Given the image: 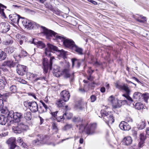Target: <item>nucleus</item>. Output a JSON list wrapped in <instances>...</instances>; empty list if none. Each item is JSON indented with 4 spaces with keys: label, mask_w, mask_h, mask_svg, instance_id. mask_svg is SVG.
Returning a JSON list of instances; mask_svg holds the SVG:
<instances>
[{
    "label": "nucleus",
    "mask_w": 149,
    "mask_h": 149,
    "mask_svg": "<svg viewBox=\"0 0 149 149\" xmlns=\"http://www.w3.org/2000/svg\"><path fill=\"white\" fill-rule=\"evenodd\" d=\"M101 114L103 117L104 120L108 124H112L114 122V117L110 112L104 109L101 111Z\"/></svg>",
    "instance_id": "nucleus-5"
},
{
    "label": "nucleus",
    "mask_w": 149,
    "mask_h": 149,
    "mask_svg": "<svg viewBox=\"0 0 149 149\" xmlns=\"http://www.w3.org/2000/svg\"><path fill=\"white\" fill-rule=\"evenodd\" d=\"M9 144L10 145V149H14L16 146V145L15 144V143H13Z\"/></svg>",
    "instance_id": "nucleus-54"
},
{
    "label": "nucleus",
    "mask_w": 149,
    "mask_h": 149,
    "mask_svg": "<svg viewBox=\"0 0 149 149\" xmlns=\"http://www.w3.org/2000/svg\"><path fill=\"white\" fill-rule=\"evenodd\" d=\"M24 118L26 120H29L32 118L31 113L30 111H27L24 113Z\"/></svg>",
    "instance_id": "nucleus-31"
},
{
    "label": "nucleus",
    "mask_w": 149,
    "mask_h": 149,
    "mask_svg": "<svg viewBox=\"0 0 149 149\" xmlns=\"http://www.w3.org/2000/svg\"><path fill=\"white\" fill-rule=\"evenodd\" d=\"M57 125V124L56 123H53L52 124L53 129L54 130L55 132L57 131L58 130Z\"/></svg>",
    "instance_id": "nucleus-49"
},
{
    "label": "nucleus",
    "mask_w": 149,
    "mask_h": 149,
    "mask_svg": "<svg viewBox=\"0 0 149 149\" xmlns=\"http://www.w3.org/2000/svg\"><path fill=\"white\" fill-rule=\"evenodd\" d=\"M146 139V136L143 134H141L140 135V139L141 141L139 143L138 146L139 147H141V146L140 145L141 144H143L144 141Z\"/></svg>",
    "instance_id": "nucleus-36"
},
{
    "label": "nucleus",
    "mask_w": 149,
    "mask_h": 149,
    "mask_svg": "<svg viewBox=\"0 0 149 149\" xmlns=\"http://www.w3.org/2000/svg\"><path fill=\"white\" fill-rule=\"evenodd\" d=\"M16 80L20 83L24 84H27V81L25 80H23L20 78L16 77Z\"/></svg>",
    "instance_id": "nucleus-46"
},
{
    "label": "nucleus",
    "mask_w": 149,
    "mask_h": 149,
    "mask_svg": "<svg viewBox=\"0 0 149 149\" xmlns=\"http://www.w3.org/2000/svg\"><path fill=\"white\" fill-rule=\"evenodd\" d=\"M16 139L14 137H12L9 139L7 141L8 143L11 144L13 143H15Z\"/></svg>",
    "instance_id": "nucleus-47"
},
{
    "label": "nucleus",
    "mask_w": 149,
    "mask_h": 149,
    "mask_svg": "<svg viewBox=\"0 0 149 149\" xmlns=\"http://www.w3.org/2000/svg\"><path fill=\"white\" fill-rule=\"evenodd\" d=\"M10 93H15L17 91V88L16 86L13 85L11 86L9 88Z\"/></svg>",
    "instance_id": "nucleus-35"
},
{
    "label": "nucleus",
    "mask_w": 149,
    "mask_h": 149,
    "mask_svg": "<svg viewBox=\"0 0 149 149\" xmlns=\"http://www.w3.org/2000/svg\"><path fill=\"white\" fill-rule=\"evenodd\" d=\"M76 126L77 127H79V130L80 132H85V130L86 129V126L85 127L82 124L79 125H77Z\"/></svg>",
    "instance_id": "nucleus-41"
},
{
    "label": "nucleus",
    "mask_w": 149,
    "mask_h": 149,
    "mask_svg": "<svg viewBox=\"0 0 149 149\" xmlns=\"http://www.w3.org/2000/svg\"><path fill=\"white\" fill-rule=\"evenodd\" d=\"M41 28L42 29V33L44 36H46L47 39H49L50 37L53 38V40L58 41V38L60 36L54 31L49 29L43 26H41Z\"/></svg>",
    "instance_id": "nucleus-2"
},
{
    "label": "nucleus",
    "mask_w": 149,
    "mask_h": 149,
    "mask_svg": "<svg viewBox=\"0 0 149 149\" xmlns=\"http://www.w3.org/2000/svg\"><path fill=\"white\" fill-rule=\"evenodd\" d=\"M24 104L25 107H28L32 112H36L38 110V105L36 102L28 100L24 102Z\"/></svg>",
    "instance_id": "nucleus-9"
},
{
    "label": "nucleus",
    "mask_w": 149,
    "mask_h": 149,
    "mask_svg": "<svg viewBox=\"0 0 149 149\" xmlns=\"http://www.w3.org/2000/svg\"><path fill=\"white\" fill-rule=\"evenodd\" d=\"M0 111L1 113L6 115V116L9 112L7 109L4 107L3 101L0 99Z\"/></svg>",
    "instance_id": "nucleus-19"
},
{
    "label": "nucleus",
    "mask_w": 149,
    "mask_h": 149,
    "mask_svg": "<svg viewBox=\"0 0 149 149\" xmlns=\"http://www.w3.org/2000/svg\"><path fill=\"white\" fill-rule=\"evenodd\" d=\"M31 26V29H35L37 28H38L39 27H40L41 26H40V25L35 22H32V24Z\"/></svg>",
    "instance_id": "nucleus-44"
},
{
    "label": "nucleus",
    "mask_w": 149,
    "mask_h": 149,
    "mask_svg": "<svg viewBox=\"0 0 149 149\" xmlns=\"http://www.w3.org/2000/svg\"><path fill=\"white\" fill-rule=\"evenodd\" d=\"M72 127L71 124H67L65 126V127L66 129H69L71 128Z\"/></svg>",
    "instance_id": "nucleus-58"
},
{
    "label": "nucleus",
    "mask_w": 149,
    "mask_h": 149,
    "mask_svg": "<svg viewBox=\"0 0 149 149\" xmlns=\"http://www.w3.org/2000/svg\"><path fill=\"white\" fill-rule=\"evenodd\" d=\"M132 134L133 136L135 138L137 137V132L135 131H133L132 132Z\"/></svg>",
    "instance_id": "nucleus-55"
},
{
    "label": "nucleus",
    "mask_w": 149,
    "mask_h": 149,
    "mask_svg": "<svg viewBox=\"0 0 149 149\" xmlns=\"http://www.w3.org/2000/svg\"><path fill=\"white\" fill-rule=\"evenodd\" d=\"M109 100L112 104L113 103V101H115L114 97H113L112 96H111L109 97Z\"/></svg>",
    "instance_id": "nucleus-52"
},
{
    "label": "nucleus",
    "mask_w": 149,
    "mask_h": 149,
    "mask_svg": "<svg viewBox=\"0 0 149 149\" xmlns=\"http://www.w3.org/2000/svg\"><path fill=\"white\" fill-rule=\"evenodd\" d=\"M15 123V125L12 127V129L15 133L20 134L28 128L27 126L21 121Z\"/></svg>",
    "instance_id": "nucleus-7"
},
{
    "label": "nucleus",
    "mask_w": 149,
    "mask_h": 149,
    "mask_svg": "<svg viewBox=\"0 0 149 149\" xmlns=\"http://www.w3.org/2000/svg\"><path fill=\"white\" fill-rule=\"evenodd\" d=\"M72 67H73L74 65H75L76 67L77 68H79L80 67L81 62H82L81 60H78L75 58L72 59Z\"/></svg>",
    "instance_id": "nucleus-23"
},
{
    "label": "nucleus",
    "mask_w": 149,
    "mask_h": 149,
    "mask_svg": "<svg viewBox=\"0 0 149 149\" xmlns=\"http://www.w3.org/2000/svg\"><path fill=\"white\" fill-rule=\"evenodd\" d=\"M90 98L91 100V102H95L96 99V97L94 95H92L90 97Z\"/></svg>",
    "instance_id": "nucleus-50"
},
{
    "label": "nucleus",
    "mask_w": 149,
    "mask_h": 149,
    "mask_svg": "<svg viewBox=\"0 0 149 149\" xmlns=\"http://www.w3.org/2000/svg\"><path fill=\"white\" fill-rule=\"evenodd\" d=\"M10 29V26L7 22H2L0 25V30L3 33H5L9 31Z\"/></svg>",
    "instance_id": "nucleus-12"
},
{
    "label": "nucleus",
    "mask_w": 149,
    "mask_h": 149,
    "mask_svg": "<svg viewBox=\"0 0 149 149\" xmlns=\"http://www.w3.org/2000/svg\"><path fill=\"white\" fill-rule=\"evenodd\" d=\"M66 102L64 100H63L61 98L60 100L57 101L56 104L59 107H63L64 105L65 104V103Z\"/></svg>",
    "instance_id": "nucleus-32"
},
{
    "label": "nucleus",
    "mask_w": 149,
    "mask_h": 149,
    "mask_svg": "<svg viewBox=\"0 0 149 149\" xmlns=\"http://www.w3.org/2000/svg\"><path fill=\"white\" fill-rule=\"evenodd\" d=\"M44 139V136L43 135H38L37 136L36 139L32 141V143L34 146L39 145L42 143Z\"/></svg>",
    "instance_id": "nucleus-14"
},
{
    "label": "nucleus",
    "mask_w": 149,
    "mask_h": 149,
    "mask_svg": "<svg viewBox=\"0 0 149 149\" xmlns=\"http://www.w3.org/2000/svg\"><path fill=\"white\" fill-rule=\"evenodd\" d=\"M12 93L9 92H7L5 93H4L3 95L5 97H9V96H11Z\"/></svg>",
    "instance_id": "nucleus-53"
},
{
    "label": "nucleus",
    "mask_w": 149,
    "mask_h": 149,
    "mask_svg": "<svg viewBox=\"0 0 149 149\" xmlns=\"http://www.w3.org/2000/svg\"><path fill=\"white\" fill-rule=\"evenodd\" d=\"M61 40L63 42L64 47L66 48L72 50L75 44L71 39L67 38L62 35L60 36L58 41Z\"/></svg>",
    "instance_id": "nucleus-4"
},
{
    "label": "nucleus",
    "mask_w": 149,
    "mask_h": 149,
    "mask_svg": "<svg viewBox=\"0 0 149 149\" xmlns=\"http://www.w3.org/2000/svg\"><path fill=\"white\" fill-rule=\"evenodd\" d=\"M31 43L37 45V47L40 48H44L45 46V44L42 42L38 41L35 39H33Z\"/></svg>",
    "instance_id": "nucleus-21"
},
{
    "label": "nucleus",
    "mask_w": 149,
    "mask_h": 149,
    "mask_svg": "<svg viewBox=\"0 0 149 149\" xmlns=\"http://www.w3.org/2000/svg\"><path fill=\"white\" fill-rule=\"evenodd\" d=\"M9 17L10 19L15 24L19 22V19L21 18L20 15L16 13L10 15Z\"/></svg>",
    "instance_id": "nucleus-16"
},
{
    "label": "nucleus",
    "mask_w": 149,
    "mask_h": 149,
    "mask_svg": "<svg viewBox=\"0 0 149 149\" xmlns=\"http://www.w3.org/2000/svg\"><path fill=\"white\" fill-rule=\"evenodd\" d=\"M105 89L104 87H102L100 88V91L102 93H104L105 92Z\"/></svg>",
    "instance_id": "nucleus-62"
},
{
    "label": "nucleus",
    "mask_w": 149,
    "mask_h": 149,
    "mask_svg": "<svg viewBox=\"0 0 149 149\" xmlns=\"http://www.w3.org/2000/svg\"><path fill=\"white\" fill-rule=\"evenodd\" d=\"M53 73L56 77L59 76L60 73L59 67L56 65H54L53 67Z\"/></svg>",
    "instance_id": "nucleus-25"
},
{
    "label": "nucleus",
    "mask_w": 149,
    "mask_h": 149,
    "mask_svg": "<svg viewBox=\"0 0 149 149\" xmlns=\"http://www.w3.org/2000/svg\"><path fill=\"white\" fill-rule=\"evenodd\" d=\"M146 134L148 136H149V127L146 128Z\"/></svg>",
    "instance_id": "nucleus-63"
},
{
    "label": "nucleus",
    "mask_w": 149,
    "mask_h": 149,
    "mask_svg": "<svg viewBox=\"0 0 149 149\" xmlns=\"http://www.w3.org/2000/svg\"><path fill=\"white\" fill-rule=\"evenodd\" d=\"M142 97L141 94L138 92H135L134 94L133 98L136 101H139Z\"/></svg>",
    "instance_id": "nucleus-26"
},
{
    "label": "nucleus",
    "mask_w": 149,
    "mask_h": 149,
    "mask_svg": "<svg viewBox=\"0 0 149 149\" xmlns=\"http://www.w3.org/2000/svg\"><path fill=\"white\" fill-rule=\"evenodd\" d=\"M93 65L95 66H97L100 65V64L97 61H96L93 64Z\"/></svg>",
    "instance_id": "nucleus-60"
},
{
    "label": "nucleus",
    "mask_w": 149,
    "mask_h": 149,
    "mask_svg": "<svg viewBox=\"0 0 149 149\" xmlns=\"http://www.w3.org/2000/svg\"><path fill=\"white\" fill-rule=\"evenodd\" d=\"M72 50L75 51L79 54L82 55L83 54V49L81 48L78 47L76 45H75V46L73 47Z\"/></svg>",
    "instance_id": "nucleus-27"
},
{
    "label": "nucleus",
    "mask_w": 149,
    "mask_h": 149,
    "mask_svg": "<svg viewBox=\"0 0 149 149\" xmlns=\"http://www.w3.org/2000/svg\"><path fill=\"white\" fill-rule=\"evenodd\" d=\"M22 114L20 113H14L12 111H9L6 115L8 120L10 122H14L15 123L21 121L22 118Z\"/></svg>",
    "instance_id": "nucleus-3"
},
{
    "label": "nucleus",
    "mask_w": 149,
    "mask_h": 149,
    "mask_svg": "<svg viewBox=\"0 0 149 149\" xmlns=\"http://www.w3.org/2000/svg\"><path fill=\"white\" fill-rule=\"evenodd\" d=\"M61 112L62 113H61L62 114V115L60 116H58V117L56 118L58 122H60L63 121L64 119H65V117L63 116V112Z\"/></svg>",
    "instance_id": "nucleus-45"
},
{
    "label": "nucleus",
    "mask_w": 149,
    "mask_h": 149,
    "mask_svg": "<svg viewBox=\"0 0 149 149\" xmlns=\"http://www.w3.org/2000/svg\"><path fill=\"white\" fill-rule=\"evenodd\" d=\"M115 86L116 88L120 90L124 91L126 94H123L122 96L125 97L130 102H132L133 99L129 96L130 91L127 84H124L123 85H121L116 83L115 84Z\"/></svg>",
    "instance_id": "nucleus-6"
},
{
    "label": "nucleus",
    "mask_w": 149,
    "mask_h": 149,
    "mask_svg": "<svg viewBox=\"0 0 149 149\" xmlns=\"http://www.w3.org/2000/svg\"><path fill=\"white\" fill-rule=\"evenodd\" d=\"M17 142L20 143H22L23 142V139L19 137L17 139Z\"/></svg>",
    "instance_id": "nucleus-59"
},
{
    "label": "nucleus",
    "mask_w": 149,
    "mask_h": 149,
    "mask_svg": "<svg viewBox=\"0 0 149 149\" xmlns=\"http://www.w3.org/2000/svg\"><path fill=\"white\" fill-rule=\"evenodd\" d=\"M6 83L4 80L0 79V90L3 89L4 88Z\"/></svg>",
    "instance_id": "nucleus-42"
},
{
    "label": "nucleus",
    "mask_w": 149,
    "mask_h": 149,
    "mask_svg": "<svg viewBox=\"0 0 149 149\" xmlns=\"http://www.w3.org/2000/svg\"><path fill=\"white\" fill-rule=\"evenodd\" d=\"M61 98L63 99L65 101H67L68 100L70 97V93L68 91L65 90L62 91L60 93Z\"/></svg>",
    "instance_id": "nucleus-17"
},
{
    "label": "nucleus",
    "mask_w": 149,
    "mask_h": 149,
    "mask_svg": "<svg viewBox=\"0 0 149 149\" xmlns=\"http://www.w3.org/2000/svg\"><path fill=\"white\" fill-rule=\"evenodd\" d=\"M26 55V52L25 51L23 50L21 52V53L19 54H17V55L14 54L13 56V57L15 59H16L17 58V57H19V58H20L21 56H25Z\"/></svg>",
    "instance_id": "nucleus-29"
},
{
    "label": "nucleus",
    "mask_w": 149,
    "mask_h": 149,
    "mask_svg": "<svg viewBox=\"0 0 149 149\" xmlns=\"http://www.w3.org/2000/svg\"><path fill=\"white\" fill-rule=\"evenodd\" d=\"M6 6L0 3V15L4 17H6L4 12V8L6 9Z\"/></svg>",
    "instance_id": "nucleus-30"
},
{
    "label": "nucleus",
    "mask_w": 149,
    "mask_h": 149,
    "mask_svg": "<svg viewBox=\"0 0 149 149\" xmlns=\"http://www.w3.org/2000/svg\"><path fill=\"white\" fill-rule=\"evenodd\" d=\"M22 24L23 26L27 29H31L32 22L31 20L25 19H24L22 21Z\"/></svg>",
    "instance_id": "nucleus-20"
},
{
    "label": "nucleus",
    "mask_w": 149,
    "mask_h": 149,
    "mask_svg": "<svg viewBox=\"0 0 149 149\" xmlns=\"http://www.w3.org/2000/svg\"><path fill=\"white\" fill-rule=\"evenodd\" d=\"M47 47L45 49V54L48 56H50V58L49 62L47 58H44L43 59L42 63L44 72L45 73L47 72L49 69L50 70H52V63L56 59L54 56H52V54H54L53 51H57L58 50L57 47L50 44H47Z\"/></svg>",
    "instance_id": "nucleus-1"
},
{
    "label": "nucleus",
    "mask_w": 149,
    "mask_h": 149,
    "mask_svg": "<svg viewBox=\"0 0 149 149\" xmlns=\"http://www.w3.org/2000/svg\"><path fill=\"white\" fill-rule=\"evenodd\" d=\"M15 50L13 47H8L5 50V52L7 53L10 54L13 52Z\"/></svg>",
    "instance_id": "nucleus-37"
},
{
    "label": "nucleus",
    "mask_w": 149,
    "mask_h": 149,
    "mask_svg": "<svg viewBox=\"0 0 149 149\" xmlns=\"http://www.w3.org/2000/svg\"><path fill=\"white\" fill-rule=\"evenodd\" d=\"M63 116L65 118H66L68 119H70L71 118L72 116V114L70 113H68L65 112V113L63 112Z\"/></svg>",
    "instance_id": "nucleus-40"
},
{
    "label": "nucleus",
    "mask_w": 149,
    "mask_h": 149,
    "mask_svg": "<svg viewBox=\"0 0 149 149\" xmlns=\"http://www.w3.org/2000/svg\"><path fill=\"white\" fill-rule=\"evenodd\" d=\"M7 120L9 121L6 115H0V124L4 125L6 123Z\"/></svg>",
    "instance_id": "nucleus-24"
},
{
    "label": "nucleus",
    "mask_w": 149,
    "mask_h": 149,
    "mask_svg": "<svg viewBox=\"0 0 149 149\" xmlns=\"http://www.w3.org/2000/svg\"><path fill=\"white\" fill-rule=\"evenodd\" d=\"M65 68L62 71V72L65 78H69L71 84L74 80V72L70 73V65L68 64H66L65 65Z\"/></svg>",
    "instance_id": "nucleus-8"
},
{
    "label": "nucleus",
    "mask_w": 149,
    "mask_h": 149,
    "mask_svg": "<svg viewBox=\"0 0 149 149\" xmlns=\"http://www.w3.org/2000/svg\"><path fill=\"white\" fill-rule=\"evenodd\" d=\"M6 56V53L0 49V61L4 60Z\"/></svg>",
    "instance_id": "nucleus-33"
},
{
    "label": "nucleus",
    "mask_w": 149,
    "mask_h": 149,
    "mask_svg": "<svg viewBox=\"0 0 149 149\" xmlns=\"http://www.w3.org/2000/svg\"><path fill=\"white\" fill-rule=\"evenodd\" d=\"M88 1L91 3H93L94 5H96L97 4V3L95 1L93 0H87Z\"/></svg>",
    "instance_id": "nucleus-56"
},
{
    "label": "nucleus",
    "mask_w": 149,
    "mask_h": 149,
    "mask_svg": "<svg viewBox=\"0 0 149 149\" xmlns=\"http://www.w3.org/2000/svg\"><path fill=\"white\" fill-rule=\"evenodd\" d=\"M40 102L42 104L45 109L46 110V112H47L48 110H51V107L49 105V103H45V102H44L42 100H40Z\"/></svg>",
    "instance_id": "nucleus-28"
},
{
    "label": "nucleus",
    "mask_w": 149,
    "mask_h": 149,
    "mask_svg": "<svg viewBox=\"0 0 149 149\" xmlns=\"http://www.w3.org/2000/svg\"><path fill=\"white\" fill-rule=\"evenodd\" d=\"M27 77H29L30 79H33L36 78V79L33 80L34 82L37 81L38 80H45V77H40L38 78H37V75L34 74L33 73H31L29 72H28L26 74Z\"/></svg>",
    "instance_id": "nucleus-13"
},
{
    "label": "nucleus",
    "mask_w": 149,
    "mask_h": 149,
    "mask_svg": "<svg viewBox=\"0 0 149 149\" xmlns=\"http://www.w3.org/2000/svg\"><path fill=\"white\" fill-rule=\"evenodd\" d=\"M132 141V139L130 136H126L124 138L122 141L123 145L129 146L131 144Z\"/></svg>",
    "instance_id": "nucleus-22"
},
{
    "label": "nucleus",
    "mask_w": 149,
    "mask_h": 149,
    "mask_svg": "<svg viewBox=\"0 0 149 149\" xmlns=\"http://www.w3.org/2000/svg\"><path fill=\"white\" fill-rule=\"evenodd\" d=\"M72 121L73 122L76 123H78L80 122H81L82 120L78 116H74L72 119Z\"/></svg>",
    "instance_id": "nucleus-34"
},
{
    "label": "nucleus",
    "mask_w": 149,
    "mask_h": 149,
    "mask_svg": "<svg viewBox=\"0 0 149 149\" xmlns=\"http://www.w3.org/2000/svg\"><path fill=\"white\" fill-rule=\"evenodd\" d=\"M58 113V111H56L55 112H52L50 111V113L52 114V116L54 118H56L57 116V113Z\"/></svg>",
    "instance_id": "nucleus-51"
},
{
    "label": "nucleus",
    "mask_w": 149,
    "mask_h": 149,
    "mask_svg": "<svg viewBox=\"0 0 149 149\" xmlns=\"http://www.w3.org/2000/svg\"><path fill=\"white\" fill-rule=\"evenodd\" d=\"M119 127L121 130L125 131L129 130L131 128L129 124L124 121L120 122Z\"/></svg>",
    "instance_id": "nucleus-18"
},
{
    "label": "nucleus",
    "mask_w": 149,
    "mask_h": 149,
    "mask_svg": "<svg viewBox=\"0 0 149 149\" xmlns=\"http://www.w3.org/2000/svg\"><path fill=\"white\" fill-rule=\"evenodd\" d=\"M38 111L40 113H41L46 112V110L45 109L43 106H40L39 109H38Z\"/></svg>",
    "instance_id": "nucleus-48"
},
{
    "label": "nucleus",
    "mask_w": 149,
    "mask_h": 149,
    "mask_svg": "<svg viewBox=\"0 0 149 149\" xmlns=\"http://www.w3.org/2000/svg\"><path fill=\"white\" fill-rule=\"evenodd\" d=\"M96 127V124L95 123H93L88 125L86 126L85 133L89 135H92L95 132V129Z\"/></svg>",
    "instance_id": "nucleus-10"
},
{
    "label": "nucleus",
    "mask_w": 149,
    "mask_h": 149,
    "mask_svg": "<svg viewBox=\"0 0 149 149\" xmlns=\"http://www.w3.org/2000/svg\"><path fill=\"white\" fill-rule=\"evenodd\" d=\"M134 107L137 110H140L143 108V105L140 103L138 102L135 104Z\"/></svg>",
    "instance_id": "nucleus-38"
},
{
    "label": "nucleus",
    "mask_w": 149,
    "mask_h": 149,
    "mask_svg": "<svg viewBox=\"0 0 149 149\" xmlns=\"http://www.w3.org/2000/svg\"><path fill=\"white\" fill-rule=\"evenodd\" d=\"M39 118H40V124H41L43 123V122L44 121V119L40 116H39Z\"/></svg>",
    "instance_id": "nucleus-64"
},
{
    "label": "nucleus",
    "mask_w": 149,
    "mask_h": 149,
    "mask_svg": "<svg viewBox=\"0 0 149 149\" xmlns=\"http://www.w3.org/2000/svg\"><path fill=\"white\" fill-rule=\"evenodd\" d=\"M146 126V124L144 122L142 121L141 123L138 125V127L139 130H142Z\"/></svg>",
    "instance_id": "nucleus-43"
},
{
    "label": "nucleus",
    "mask_w": 149,
    "mask_h": 149,
    "mask_svg": "<svg viewBox=\"0 0 149 149\" xmlns=\"http://www.w3.org/2000/svg\"><path fill=\"white\" fill-rule=\"evenodd\" d=\"M66 52L64 51H62L61 52V55L63 56L64 57H65L66 55Z\"/></svg>",
    "instance_id": "nucleus-57"
},
{
    "label": "nucleus",
    "mask_w": 149,
    "mask_h": 149,
    "mask_svg": "<svg viewBox=\"0 0 149 149\" xmlns=\"http://www.w3.org/2000/svg\"><path fill=\"white\" fill-rule=\"evenodd\" d=\"M44 101L45 102V103H49L48 102L49 100L48 99V97H46L44 100Z\"/></svg>",
    "instance_id": "nucleus-61"
},
{
    "label": "nucleus",
    "mask_w": 149,
    "mask_h": 149,
    "mask_svg": "<svg viewBox=\"0 0 149 149\" xmlns=\"http://www.w3.org/2000/svg\"><path fill=\"white\" fill-rule=\"evenodd\" d=\"M13 40L11 38L8 39L6 40L3 42V45H8L10 44H11L13 43Z\"/></svg>",
    "instance_id": "nucleus-39"
},
{
    "label": "nucleus",
    "mask_w": 149,
    "mask_h": 149,
    "mask_svg": "<svg viewBox=\"0 0 149 149\" xmlns=\"http://www.w3.org/2000/svg\"><path fill=\"white\" fill-rule=\"evenodd\" d=\"M17 73L21 76L24 75L27 71V69L26 66L23 65H17Z\"/></svg>",
    "instance_id": "nucleus-11"
},
{
    "label": "nucleus",
    "mask_w": 149,
    "mask_h": 149,
    "mask_svg": "<svg viewBox=\"0 0 149 149\" xmlns=\"http://www.w3.org/2000/svg\"><path fill=\"white\" fill-rule=\"evenodd\" d=\"M17 65V62H14L12 60H9L4 62L2 64V66H7L10 68L14 67Z\"/></svg>",
    "instance_id": "nucleus-15"
}]
</instances>
